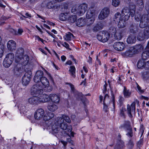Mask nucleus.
<instances>
[{"mask_svg": "<svg viewBox=\"0 0 149 149\" xmlns=\"http://www.w3.org/2000/svg\"><path fill=\"white\" fill-rule=\"evenodd\" d=\"M54 3L51 1L48 2L47 4V7L49 9H53L54 7Z\"/></svg>", "mask_w": 149, "mask_h": 149, "instance_id": "nucleus-47", "label": "nucleus"}, {"mask_svg": "<svg viewBox=\"0 0 149 149\" xmlns=\"http://www.w3.org/2000/svg\"><path fill=\"white\" fill-rule=\"evenodd\" d=\"M136 54V51L134 47H130L123 53L126 57H132L133 55Z\"/></svg>", "mask_w": 149, "mask_h": 149, "instance_id": "nucleus-17", "label": "nucleus"}, {"mask_svg": "<svg viewBox=\"0 0 149 149\" xmlns=\"http://www.w3.org/2000/svg\"><path fill=\"white\" fill-rule=\"evenodd\" d=\"M45 116V112L44 110L42 109H38L36 110L34 114V119L37 120H40L42 119L43 120V117Z\"/></svg>", "mask_w": 149, "mask_h": 149, "instance_id": "nucleus-11", "label": "nucleus"}, {"mask_svg": "<svg viewBox=\"0 0 149 149\" xmlns=\"http://www.w3.org/2000/svg\"><path fill=\"white\" fill-rule=\"evenodd\" d=\"M77 18V16L76 15H71V16L69 15L68 20L69 22L74 23L76 20Z\"/></svg>", "mask_w": 149, "mask_h": 149, "instance_id": "nucleus-35", "label": "nucleus"}, {"mask_svg": "<svg viewBox=\"0 0 149 149\" xmlns=\"http://www.w3.org/2000/svg\"><path fill=\"white\" fill-rule=\"evenodd\" d=\"M7 47L8 49L11 51H13L15 50L16 48V43L13 40L9 41L7 43Z\"/></svg>", "mask_w": 149, "mask_h": 149, "instance_id": "nucleus-21", "label": "nucleus"}, {"mask_svg": "<svg viewBox=\"0 0 149 149\" xmlns=\"http://www.w3.org/2000/svg\"><path fill=\"white\" fill-rule=\"evenodd\" d=\"M135 13L134 6V8L130 9L127 7H124L122 10L121 13L122 17L125 21L128 20L130 17V15L132 17L134 16Z\"/></svg>", "mask_w": 149, "mask_h": 149, "instance_id": "nucleus-3", "label": "nucleus"}, {"mask_svg": "<svg viewBox=\"0 0 149 149\" xmlns=\"http://www.w3.org/2000/svg\"><path fill=\"white\" fill-rule=\"evenodd\" d=\"M124 127L126 132V135L129 138H131L133 136V132L130 123L129 121L126 122L124 125Z\"/></svg>", "mask_w": 149, "mask_h": 149, "instance_id": "nucleus-12", "label": "nucleus"}, {"mask_svg": "<svg viewBox=\"0 0 149 149\" xmlns=\"http://www.w3.org/2000/svg\"><path fill=\"white\" fill-rule=\"evenodd\" d=\"M117 31L116 28L114 27L113 26H110L109 30V32L113 35L115 34Z\"/></svg>", "mask_w": 149, "mask_h": 149, "instance_id": "nucleus-38", "label": "nucleus"}, {"mask_svg": "<svg viewBox=\"0 0 149 149\" xmlns=\"http://www.w3.org/2000/svg\"><path fill=\"white\" fill-rule=\"evenodd\" d=\"M60 8V6L56 4L55 3L54 4V7L53 9H56V10H58Z\"/></svg>", "mask_w": 149, "mask_h": 149, "instance_id": "nucleus-63", "label": "nucleus"}, {"mask_svg": "<svg viewBox=\"0 0 149 149\" xmlns=\"http://www.w3.org/2000/svg\"><path fill=\"white\" fill-rule=\"evenodd\" d=\"M49 100L55 104H58L60 100L59 95L55 94H51L49 95Z\"/></svg>", "mask_w": 149, "mask_h": 149, "instance_id": "nucleus-18", "label": "nucleus"}, {"mask_svg": "<svg viewBox=\"0 0 149 149\" xmlns=\"http://www.w3.org/2000/svg\"><path fill=\"white\" fill-rule=\"evenodd\" d=\"M22 70L20 68L16 67L14 69V72L16 75H19L21 73Z\"/></svg>", "mask_w": 149, "mask_h": 149, "instance_id": "nucleus-46", "label": "nucleus"}, {"mask_svg": "<svg viewBox=\"0 0 149 149\" xmlns=\"http://www.w3.org/2000/svg\"><path fill=\"white\" fill-rule=\"evenodd\" d=\"M66 84L69 85L70 87L71 90L73 92L74 91L75 89L74 86L72 84L70 83H66Z\"/></svg>", "mask_w": 149, "mask_h": 149, "instance_id": "nucleus-55", "label": "nucleus"}, {"mask_svg": "<svg viewBox=\"0 0 149 149\" xmlns=\"http://www.w3.org/2000/svg\"><path fill=\"white\" fill-rule=\"evenodd\" d=\"M44 73L41 70H38L37 71L34 77L33 80L34 81L38 83L40 82V81L43 77Z\"/></svg>", "mask_w": 149, "mask_h": 149, "instance_id": "nucleus-19", "label": "nucleus"}, {"mask_svg": "<svg viewBox=\"0 0 149 149\" xmlns=\"http://www.w3.org/2000/svg\"><path fill=\"white\" fill-rule=\"evenodd\" d=\"M75 69L74 66H71L70 67V69L69 70L71 75L74 77L75 76L74 74L75 73Z\"/></svg>", "mask_w": 149, "mask_h": 149, "instance_id": "nucleus-41", "label": "nucleus"}, {"mask_svg": "<svg viewBox=\"0 0 149 149\" xmlns=\"http://www.w3.org/2000/svg\"><path fill=\"white\" fill-rule=\"evenodd\" d=\"M119 98L118 101L119 104L121 105L124 101V99L122 96H119Z\"/></svg>", "mask_w": 149, "mask_h": 149, "instance_id": "nucleus-50", "label": "nucleus"}, {"mask_svg": "<svg viewBox=\"0 0 149 149\" xmlns=\"http://www.w3.org/2000/svg\"><path fill=\"white\" fill-rule=\"evenodd\" d=\"M77 9L76 7L74 6H73L72 9L71 11L73 13H75V12H76L77 14Z\"/></svg>", "mask_w": 149, "mask_h": 149, "instance_id": "nucleus-57", "label": "nucleus"}, {"mask_svg": "<svg viewBox=\"0 0 149 149\" xmlns=\"http://www.w3.org/2000/svg\"><path fill=\"white\" fill-rule=\"evenodd\" d=\"M127 111L129 117H132V113H134L135 111V103L133 102L131 105L128 104L127 105Z\"/></svg>", "mask_w": 149, "mask_h": 149, "instance_id": "nucleus-15", "label": "nucleus"}, {"mask_svg": "<svg viewBox=\"0 0 149 149\" xmlns=\"http://www.w3.org/2000/svg\"><path fill=\"white\" fill-rule=\"evenodd\" d=\"M25 15L26 16H25L24 15H23V17H24L29 18H30L31 17V14L28 13H26L25 14Z\"/></svg>", "mask_w": 149, "mask_h": 149, "instance_id": "nucleus-59", "label": "nucleus"}, {"mask_svg": "<svg viewBox=\"0 0 149 149\" xmlns=\"http://www.w3.org/2000/svg\"><path fill=\"white\" fill-rule=\"evenodd\" d=\"M37 97L38 104L41 102L45 103L49 101V95L45 94H42L39 97Z\"/></svg>", "mask_w": 149, "mask_h": 149, "instance_id": "nucleus-20", "label": "nucleus"}, {"mask_svg": "<svg viewBox=\"0 0 149 149\" xmlns=\"http://www.w3.org/2000/svg\"><path fill=\"white\" fill-rule=\"evenodd\" d=\"M48 109L51 111H54L58 108V107L54 103H50L47 106Z\"/></svg>", "mask_w": 149, "mask_h": 149, "instance_id": "nucleus-29", "label": "nucleus"}, {"mask_svg": "<svg viewBox=\"0 0 149 149\" xmlns=\"http://www.w3.org/2000/svg\"><path fill=\"white\" fill-rule=\"evenodd\" d=\"M10 31L13 34L15 35H17V31L13 29H10Z\"/></svg>", "mask_w": 149, "mask_h": 149, "instance_id": "nucleus-62", "label": "nucleus"}, {"mask_svg": "<svg viewBox=\"0 0 149 149\" xmlns=\"http://www.w3.org/2000/svg\"><path fill=\"white\" fill-rule=\"evenodd\" d=\"M111 100L109 98V96L107 93H106L104 96V98L103 100V102L106 103L107 104H108L107 101H110Z\"/></svg>", "mask_w": 149, "mask_h": 149, "instance_id": "nucleus-45", "label": "nucleus"}, {"mask_svg": "<svg viewBox=\"0 0 149 149\" xmlns=\"http://www.w3.org/2000/svg\"><path fill=\"white\" fill-rule=\"evenodd\" d=\"M136 51V54L139 52H141L143 51V47L141 45H138L134 47Z\"/></svg>", "mask_w": 149, "mask_h": 149, "instance_id": "nucleus-36", "label": "nucleus"}, {"mask_svg": "<svg viewBox=\"0 0 149 149\" xmlns=\"http://www.w3.org/2000/svg\"><path fill=\"white\" fill-rule=\"evenodd\" d=\"M107 84H105L104 85L103 93L104 94L106 93L107 90Z\"/></svg>", "mask_w": 149, "mask_h": 149, "instance_id": "nucleus-54", "label": "nucleus"}, {"mask_svg": "<svg viewBox=\"0 0 149 149\" xmlns=\"http://www.w3.org/2000/svg\"><path fill=\"white\" fill-rule=\"evenodd\" d=\"M73 35L70 33H68L65 36V39L66 40H69L72 38H74Z\"/></svg>", "mask_w": 149, "mask_h": 149, "instance_id": "nucleus-40", "label": "nucleus"}, {"mask_svg": "<svg viewBox=\"0 0 149 149\" xmlns=\"http://www.w3.org/2000/svg\"><path fill=\"white\" fill-rule=\"evenodd\" d=\"M136 7L139 10L142 9L144 7V3L143 0H136Z\"/></svg>", "mask_w": 149, "mask_h": 149, "instance_id": "nucleus-32", "label": "nucleus"}, {"mask_svg": "<svg viewBox=\"0 0 149 149\" xmlns=\"http://www.w3.org/2000/svg\"><path fill=\"white\" fill-rule=\"evenodd\" d=\"M37 84H40L41 87L43 88H48L49 91H51L52 89V87L49 86V81L45 77H42L40 82H38Z\"/></svg>", "mask_w": 149, "mask_h": 149, "instance_id": "nucleus-9", "label": "nucleus"}, {"mask_svg": "<svg viewBox=\"0 0 149 149\" xmlns=\"http://www.w3.org/2000/svg\"><path fill=\"white\" fill-rule=\"evenodd\" d=\"M149 38V26L146 27L143 31L139 32L137 36V38L139 40L142 41L145 39ZM146 47L149 49V41L148 42Z\"/></svg>", "mask_w": 149, "mask_h": 149, "instance_id": "nucleus-5", "label": "nucleus"}, {"mask_svg": "<svg viewBox=\"0 0 149 149\" xmlns=\"http://www.w3.org/2000/svg\"><path fill=\"white\" fill-rule=\"evenodd\" d=\"M86 20L82 18L79 19L76 21V24L79 27H81L84 25L86 23Z\"/></svg>", "mask_w": 149, "mask_h": 149, "instance_id": "nucleus-28", "label": "nucleus"}, {"mask_svg": "<svg viewBox=\"0 0 149 149\" xmlns=\"http://www.w3.org/2000/svg\"><path fill=\"white\" fill-rule=\"evenodd\" d=\"M109 9L107 7L103 8L98 15V18L100 20H103L107 18L110 14Z\"/></svg>", "mask_w": 149, "mask_h": 149, "instance_id": "nucleus-10", "label": "nucleus"}, {"mask_svg": "<svg viewBox=\"0 0 149 149\" xmlns=\"http://www.w3.org/2000/svg\"><path fill=\"white\" fill-rule=\"evenodd\" d=\"M145 69H149V61L146 62L145 64Z\"/></svg>", "mask_w": 149, "mask_h": 149, "instance_id": "nucleus-58", "label": "nucleus"}, {"mask_svg": "<svg viewBox=\"0 0 149 149\" xmlns=\"http://www.w3.org/2000/svg\"><path fill=\"white\" fill-rule=\"evenodd\" d=\"M86 20L87 25H90L93 23L95 20V18H93L90 19H87Z\"/></svg>", "mask_w": 149, "mask_h": 149, "instance_id": "nucleus-43", "label": "nucleus"}, {"mask_svg": "<svg viewBox=\"0 0 149 149\" xmlns=\"http://www.w3.org/2000/svg\"><path fill=\"white\" fill-rule=\"evenodd\" d=\"M136 37L133 35H130L127 39V42L129 44L134 43L136 42Z\"/></svg>", "mask_w": 149, "mask_h": 149, "instance_id": "nucleus-27", "label": "nucleus"}, {"mask_svg": "<svg viewBox=\"0 0 149 149\" xmlns=\"http://www.w3.org/2000/svg\"><path fill=\"white\" fill-rule=\"evenodd\" d=\"M71 119L75 122H79L81 120V118L79 117L78 116H76L75 115H72L71 116Z\"/></svg>", "mask_w": 149, "mask_h": 149, "instance_id": "nucleus-37", "label": "nucleus"}, {"mask_svg": "<svg viewBox=\"0 0 149 149\" xmlns=\"http://www.w3.org/2000/svg\"><path fill=\"white\" fill-rule=\"evenodd\" d=\"M24 54V51L22 48L18 49L15 55V61L16 63H21L22 65L25 66L29 62V57L27 55H23Z\"/></svg>", "mask_w": 149, "mask_h": 149, "instance_id": "nucleus-1", "label": "nucleus"}, {"mask_svg": "<svg viewBox=\"0 0 149 149\" xmlns=\"http://www.w3.org/2000/svg\"><path fill=\"white\" fill-rule=\"evenodd\" d=\"M145 60L141 59L139 60L137 63V67L139 69L145 68V64L146 63Z\"/></svg>", "mask_w": 149, "mask_h": 149, "instance_id": "nucleus-31", "label": "nucleus"}, {"mask_svg": "<svg viewBox=\"0 0 149 149\" xmlns=\"http://www.w3.org/2000/svg\"><path fill=\"white\" fill-rule=\"evenodd\" d=\"M135 19L137 21H140L139 26L141 28L145 27L149 23V15H136Z\"/></svg>", "mask_w": 149, "mask_h": 149, "instance_id": "nucleus-2", "label": "nucleus"}, {"mask_svg": "<svg viewBox=\"0 0 149 149\" xmlns=\"http://www.w3.org/2000/svg\"><path fill=\"white\" fill-rule=\"evenodd\" d=\"M120 3V0H112V4L115 7L118 6Z\"/></svg>", "mask_w": 149, "mask_h": 149, "instance_id": "nucleus-42", "label": "nucleus"}, {"mask_svg": "<svg viewBox=\"0 0 149 149\" xmlns=\"http://www.w3.org/2000/svg\"><path fill=\"white\" fill-rule=\"evenodd\" d=\"M62 45L67 49H68L69 47L68 44L65 42H64L63 44H62Z\"/></svg>", "mask_w": 149, "mask_h": 149, "instance_id": "nucleus-60", "label": "nucleus"}, {"mask_svg": "<svg viewBox=\"0 0 149 149\" xmlns=\"http://www.w3.org/2000/svg\"><path fill=\"white\" fill-rule=\"evenodd\" d=\"M123 94L125 98H129L130 96L131 92L129 90H127L125 87H124L123 91Z\"/></svg>", "mask_w": 149, "mask_h": 149, "instance_id": "nucleus-34", "label": "nucleus"}, {"mask_svg": "<svg viewBox=\"0 0 149 149\" xmlns=\"http://www.w3.org/2000/svg\"><path fill=\"white\" fill-rule=\"evenodd\" d=\"M64 122L62 117H58L55 119L54 124L52 126V133L57 137L56 134H61V132L59 131V125Z\"/></svg>", "mask_w": 149, "mask_h": 149, "instance_id": "nucleus-4", "label": "nucleus"}, {"mask_svg": "<svg viewBox=\"0 0 149 149\" xmlns=\"http://www.w3.org/2000/svg\"><path fill=\"white\" fill-rule=\"evenodd\" d=\"M128 144L130 146L132 147L134 146V143L132 140H130L128 142Z\"/></svg>", "mask_w": 149, "mask_h": 149, "instance_id": "nucleus-56", "label": "nucleus"}, {"mask_svg": "<svg viewBox=\"0 0 149 149\" xmlns=\"http://www.w3.org/2000/svg\"><path fill=\"white\" fill-rule=\"evenodd\" d=\"M125 111V109L122 108V109L120 110V115L121 116H123L124 115V112Z\"/></svg>", "mask_w": 149, "mask_h": 149, "instance_id": "nucleus-64", "label": "nucleus"}, {"mask_svg": "<svg viewBox=\"0 0 149 149\" xmlns=\"http://www.w3.org/2000/svg\"><path fill=\"white\" fill-rule=\"evenodd\" d=\"M123 31L122 30H117L115 34L114 35L116 39L118 40H120L123 36Z\"/></svg>", "mask_w": 149, "mask_h": 149, "instance_id": "nucleus-24", "label": "nucleus"}, {"mask_svg": "<svg viewBox=\"0 0 149 149\" xmlns=\"http://www.w3.org/2000/svg\"><path fill=\"white\" fill-rule=\"evenodd\" d=\"M88 8V5L86 4H80L77 8V14L80 16L83 15L87 10Z\"/></svg>", "mask_w": 149, "mask_h": 149, "instance_id": "nucleus-14", "label": "nucleus"}, {"mask_svg": "<svg viewBox=\"0 0 149 149\" xmlns=\"http://www.w3.org/2000/svg\"><path fill=\"white\" fill-rule=\"evenodd\" d=\"M12 63V62L10 60L5 58L3 62V65L5 67L7 68Z\"/></svg>", "mask_w": 149, "mask_h": 149, "instance_id": "nucleus-33", "label": "nucleus"}, {"mask_svg": "<svg viewBox=\"0 0 149 149\" xmlns=\"http://www.w3.org/2000/svg\"><path fill=\"white\" fill-rule=\"evenodd\" d=\"M101 29V27L99 24H97L94 27L93 30L95 31L96 32Z\"/></svg>", "mask_w": 149, "mask_h": 149, "instance_id": "nucleus-49", "label": "nucleus"}, {"mask_svg": "<svg viewBox=\"0 0 149 149\" xmlns=\"http://www.w3.org/2000/svg\"><path fill=\"white\" fill-rule=\"evenodd\" d=\"M113 47L116 50L118 51H122L125 48V46L123 42H118L115 43L113 45Z\"/></svg>", "mask_w": 149, "mask_h": 149, "instance_id": "nucleus-16", "label": "nucleus"}, {"mask_svg": "<svg viewBox=\"0 0 149 149\" xmlns=\"http://www.w3.org/2000/svg\"><path fill=\"white\" fill-rule=\"evenodd\" d=\"M148 57L147 56V55H146L145 53L144 52L142 54V59L144 60H146Z\"/></svg>", "mask_w": 149, "mask_h": 149, "instance_id": "nucleus-53", "label": "nucleus"}, {"mask_svg": "<svg viewBox=\"0 0 149 149\" xmlns=\"http://www.w3.org/2000/svg\"><path fill=\"white\" fill-rule=\"evenodd\" d=\"M69 14L68 13H61L60 14L59 19L61 20L64 21L68 20Z\"/></svg>", "mask_w": 149, "mask_h": 149, "instance_id": "nucleus-30", "label": "nucleus"}, {"mask_svg": "<svg viewBox=\"0 0 149 149\" xmlns=\"http://www.w3.org/2000/svg\"><path fill=\"white\" fill-rule=\"evenodd\" d=\"M61 129L63 130H67V131L71 132L72 131V128L70 125L68 126L67 124L64 122L59 125Z\"/></svg>", "mask_w": 149, "mask_h": 149, "instance_id": "nucleus-22", "label": "nucleus"}, {"mask_svg": "<svg viewBox=\"0 0 149 149\" xmlns=\"http://www.w3.org/2000/svg\"><path fill=\"white\" fill-rule=\"evenodd\" d=\"M95 10L93 9L88 11L86 14V17L87 19L95 18Z\"/></svg>", "mask_w": 149, "mask_h": 149, "instance_id": "nucleus-23", "label": "nucleus"}, {"mask_svg": "<svg viewBox=\"0 0 149 149\" xmlns=\"http://www.w3.org/2000/svg\"><path fill=\"white\" fill-rule=\"evenodd\" d=\"M136 87L138 91L140 93H143L144 91L143 90L141 89V87L139 86V85L136 83Z\"/></svg>", "mask_w": 149, "mask_h": 149, "instance_id": "nucleus-51", "label": "nucleus"}, {"mask_svg": "<svg viewBox=\"0 0 149 149\" xmlns=\"http://www.w3.org/2000/svg\"><path fill=\"white\" fill-rule=\"evenodd\" d=\"M113 20L118 24V26L119 28H123L125 26L126 21L123 19L122 15L119 12L116 13L115 14L113 18Z\"/></svg>", "mask_w": 149, "mask_h": 149, "instance_id": "nucleus-6", "label": "nucleus"}, {"mask_svg": "<svg viewBox=\"0 0 149 149\" xmlns=\"http://www.w3.org/2000/svg\"><path fill=\"white\" fill-rule=\"evenodd\" d=\"M14 57V54L12 53L8 54L6 56V58H7L8 60H10L13 62Z\"/></svg>", "mask_w": 149, "mask_h": 149, "instance_id": "nucleus-39", "label": "nucleus"}, {"mask_svg": "<svg viewBox=\"0 0 149 149\" xmlns=\"http://www.w3.org/2000/svg\"><path fill=\"white\" fill-rule=\"evenodd\" d=\"M54 116V114L52 112H48L47 113H45V116L43 117V120L45 121H48Z\"/></svg>", "mask_w": 149, "mask_h": 149, "instance_id": "nucleus-25", "label": "nucleus"}, {"mask_svg": "<svg viewBox=\"0 0 149 149\" xmlns=\"http://www.w3.org/2000/svg\"><path fill=\"white\" fill-rule=\"evenodd\" d=\"M37 97L36 96L29 98L28 102L29 103L32 105H37L38 104Z\"/></svg>", "mask_w": 149, "mask_h": 149, "instance_id": "nucleus-26", "label": "nucleus"}, {"mask_svg": "<svg viewBox=\"0 0 149 149\" xmlns=\"http://www.w3.org/2000/svg\"><path fill=\"white\" fill-rule=\"evenodd\" d=\"M46 31L50 36H52L53 38H55L56 37L54 34L47 30H46Z\"/></svg>", "mask_w": 149, "mask_h": 149, "instance_id": "nucleus-61", "label": "nucleus"}, {"mask_svg": "<svg viewBox=\"0 0 149 149\" xmlns=\"http://www.w3.org/2000/svg\"><path fill=\"white\" fill-rule=\"evenodd\" d=\"M145 128L143 126V125H141L140 126V132L139 134H141V136H142L144 133Z\"/></svg>", "mask_w": 149, "mask_h": 149, "instance_id": "nucleus-48", "label": "nucleus"}, {"mask_svg": "<svg viewBox=\"0 0 149 149\" xmlns=\"http://www.w3.org/2000/svg\"><path fill=\"white\" fill-rule=\"evenodd\" d=\"M110 34L106 31H102L100 32L97 36V39L100 41L105 42H107L109 39Z\"/></svg>", "mask_w": 149, "mask_h": 149, "instance_id": "nucleus-8", "label": "nucleus"}, {"mask_svg": "<svg viewBox=\"0 0 149 149\" xmlns=\"http://www.w3.org/2000/svg\"><path fill=\"white\" fill-rule=\"evenodd\" d=\"M42 87H41L40 84L37 83L33 85L31 90V93L34 96L39 95L43 93V91Z\"/></svg>", "mask_w": 149, "mask_h": 149, "instance_id": "nucleus-7", "label": "nucleus"}, {"mask_svg": "<svg viewBox=\"0 0 149 149\" xmlns=\"http://www.w3.org/2000/svg\"><path fill=\"white\" fill-rule=\"evenodd\" d=\"M32 74L31 71L27 72L25 73L22 78V84L24 86H27L29 83Z\"/></svg>", "mask_w": 149, "mask_h": 149, "instance_id": "nucleus-13", "label": "nucleus"}, {"mask_svg": "<svg viewBox=\"0 0 149 149\" xmlns=\"http://www.w3.org/2000/svg\"><path fill=\"white\" fill-rule=\"evenodd\" d=\"M107 104L106 103L103 102L104 107L103 108V110L105 112H107L108 111V106L106 105Z\"/></svg>", "mask_w": 149, "mask_h": 149, "instance_id": "nucleus-52", "label": "nucleus"}, {"mask_svg": "<svg viewBox=\"0 0 149 149\" xmlns=\"http://www.w3.org/2000/svg\"><path fill=\"white\" fill-rule=\"evenodd\" d=\"M62 117L63 119V120H64L66 122L68 123H71V120L68 116L64 115H62Z\"/></svg>", "mask_w": 149, "mask_h": 149, "instance_id": "nucleus-44", "label": "nucleus"}]
</instances>
